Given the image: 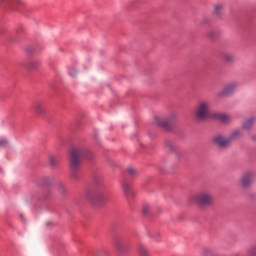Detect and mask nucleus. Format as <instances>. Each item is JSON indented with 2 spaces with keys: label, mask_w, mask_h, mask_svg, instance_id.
Returning a JSON list of instances; mask_svg holds the SVG:
<instances>
[{
  "label": "nucleus",
  "mask_w": 256,
  "mask_h": 256,
  "mask_svg": "<svg viewBox=\"0 0 256 256\" xmlns=\"http://www.w3.org/2000/svg\"><path fill=\"white\" fill-rule=\"evenodd\" d=\"M81 159H93V152L87 148L75 147L70 151V169L79 171L81 169Z\"/></svg>",
  "instance_id": "obj_1"
},
{
  "label": "nucleus",
  "mask_w": 256,
  "mask_h": 256,
  "mask_svg": "<svg viewBox=\"0 0 256 256\" xmlns=\"http://www.w3.org/2000/svg\"><path fill=\"white\" fill-rule=\"evenodd\" d=\"M194 117L196 121H207L211 118V102L209 100H200L194 108Z\"/></svg>",
  "instance_id": "obj_2"
},
{
  "label": "nucleus",
  "mask_w": 256,
  "mask_h": 256,
  "mask_svg": "<svg viewBox=\"0 0 256 256\" xmlns=\"http://www.w3.org/2000/svg\"><path fill=\"white\" fill-rule=\"evenodd\" d=\"M191 201L195 205H200V207H211L215 198L209 191H200L191 197Z\"/></svg>",
  "instance_id": "obj_3"
},
{
  "label": "nucleus",
  "mask_w": 256,
  "mask_h": 256,
  "mask_svg": "<svg viewBox=\"0 0 256 256\" xmlns=\"http://www.w3.org/2000/svg\"><path fill=\"white\" fill-rule=\"evenodd\" d=\"M256 179L255 171H247L245 172L239 180V185L241 189H251L253 187V183Z\"/></svg>",
  "instance_id": "obj_4"
},
{
  "label": "nucleus",
  "mask_w": 256,
  "mask_h": 256,
  "mask_svg": "<svg viewBox=\"0 0 256 256\" xmlns=\"http://www.w3.org/2000/svg\"><path fill=\"white\" fill-rule=\"evenodd\" d=\"M239 87V82L232 81L224 86V88L217 93L216 97L218 99H222V97H229V95H233L237 88Z\"/></svg>",
  "instance_id": "obj_5"
},
{
  "label": "nucleus",
  "mask_w": 256,
  "mask_h": 256,
  "mask_svg": "<svg viewBox=\"0 0 256 256\" xmlns=\"http://www.w3.org/2000/svg\"><path fill=\"white\" fill-rule=\"evenodd\" d=\"M175 121H177V113H171L166 119H155V123H157L160 127H164L165 129H167L171 123H175Z\"/></svg>",
  "instance_id": "obj_6"
},
{
  "label": "nucleus",
  "mask_w": 256,
  "mask_h": 256,
  "mask_svg": "<svg viewBox=\"0 0 256 256\" xmlns=\"http://www.w3.org/2000/svg\"><path fill=\"white\" fill-rule=\"evenodd\" d=\"M212 143L218 147H229L231 141L229 140V136L225 137L222 134H216L212 137Z\"/></svg>",
  "instance_id": "obj_7"
},
{
  "label": "nucleus",
  "mask_w": 256,
  "mask_h": 256,
  "mask_svg": "<svg viewBox=\"0 0 256 256\" xmlns=\"http://www.w3.org/2000/svg\"><path fill=\"white\" fill-rule=\"evenodd\" d=\"M256 123V116H250L242 122V131H253V127Z\"/></svg>",
  "instance_id": "obj_8"
},
{
  "label": "nucleus",
  "mask_w": 256,
  "mask_h": 256,
  "mask_svg": "<svg viewBox=\"0 0 256 256\" xmlns=\"http://www.w3.org/2000/svg\"><path fill=\"white\" fill-rule=\"evenodd\" d=\"M122 191L125 197H134L135 192H133V187L131 186V182L123 180L121 182Z\"/></svg>",
  "instance_id": "obj_9"
},
{
  "label": "nucleus",
  "mask_w": 256,
  "mask_h": 256,
  "mask_svg": "<svg viewBox=\"0 0 256 256\" xmlns=\"http://www.w3.org/2000/svg\"><path fill=\"white\" fill-rule=\"evenodd\" d=\"M33 110L36 115H38L39 117H43V115H45L46 113L45 103H43L42 101L34 102Z\"/></svg>",
  "instance_id": "obj_10"
},
{
  "label": "nucleus",
  "mask_w": 256,
  "mask_h": 256,
  "mask_svg": "<svg viewBox=\"0 0 256 256\" xmlns=\"http://www.w3.org/2000/svg\"><path fill=\"white\" fill-rule=\"evenodd\" d=\"M115 247L119 253H125L127 251V243L124 239L118 238L115 240Z\"/></svg>",
  "instance_id": "obj_11"
},
{
  "label": "nucleus",
  "mask_w": 256,
  "mask_h": 256,
  "mask_svg": "<svg viewBox=\"0 0 256 256\" xmlns=\"http://www.w3.org/2000/svg\"><path fill=\"white\" fill-rule=\"evenodd\" d=\"M243 135H244L243 129L242 128H238V129L233 130L229 134L228 139L230 140V143H231V141H235L237 139H241V137H243Z\"/></svg>",
  "instance_id": "obj_12"
},
{
  "label": "nucleus",
  "mask_w": 256,
  "mask_h": 256,
  "mask_svg": "<svg viewBox=\"0 0 256 256\" xmlns=\"http://www.w3.org/2000/svg\"><path fill=\"white\" fill-rule=\"evenodd\" d=\"M95 201H98V203H105L107 197L105 194V191L103 190H97L95 192V196H94Z\"/></svg>",
  "instance_id": "obj_13"
},
{
  "label": "nucleus",
  "mask_w": 256,
  "mask_h": 256,
  "mask_svg": "<svg viewBox=\"0 0 256 256\" xmlns=\"http://www.w3.org/2000/svg\"><path fill=\"white\" fill-rule=\"evenodd\" d=\"M225 9V6L221 3H216L213 6V12L216 17H221L223 15V11Z\"/></svg>",
  "instance_id": "obj_14"
},
{
  "label": "nucleus",
  "mask_w": 256,
  "mask_h": 256,
  "mask_svg": "<svg viewBox=\"0 0 256 256\" xmlns=\"http://www.w3.org/2000/svg\"><path fill=\"white\" fill-rule=\"evenodd\" d=\"M215 118L221 121L222 123H231V116L225 113L215 114Z\"/></svg>",
  "instance_id": "obj_15"
},
{
  "label": "nucleus",
  "mask_w": 256,
  "mask_h": 256,
  "mask_svg": "<svg viewBox=\"0 0 256 256\" xmlns=\"http://www.w3.org/2000/svg\"><path fill=\"white\" fill-rule=\"evenodd\" d=\"M165 147L166 150L170 151L171 153H179V146L173 142H167Z\"/></svg>",
  "instance_id": "obj_16"
},
{
  "label": "nucleus",
  "mask_w": 256,
  "mask_h": 256,
  "mask_svg": "<svg viewBox=\"0 0 256 256\" xmlns=\"http://www.w3.org/2000/svg\"><path fill=\"white\" fill-rule=\"evenodd\" d=\"M28 69H39L41 67V60L33 59L30 60L27 64Z\"/></svg>",
  "instance_id": "obj_17"
},
{
  "label": "nucleus",
  "mask_w": 256,
  "mask_h": 256,
  "mask_svg": "<svg viewBox=\"0 0 256 256\" xmlns=\"http://www.w3.org/2000/svg\"><path fill=\"white\" fill-rule=\"evenodd\" d=\"M222 59L225 61V63H234L235 62V56L231 53L222 54Z\"/></svg>",
  "instance_id": "obj_18"
},
{
  "label": "nucleus",
  "mask_w": 256,
  "mask_h": 256,
  "mask_svg": "<svg viewBox=\"0 0 256 256\" xmlns=\"http://www.w3.org/2000/svg\"><path fill=\"white\" fill-rule=\"evenodd\" d=\"M138 253L140 256H149V250L146 245L139 244L138 245Z\"/></svg>",
  "instance_id": "obj_19"
},
{
  "label": "nucleus",
  "mask_w": 256,
  "mask_h": 256,
  "mask_svg": "<svg viewBox=\"0 0 256 256\" xmlns=\"http://www.w3.org/2000/svg\"><path fill=\"white\" fill-rule=\"evenodd\" d=\"M49 164L51 165V167H57V165H59V158H57L56 156L50 155Z\"/></svg>",
  "instance_id": "obj_20"
},
{
  "label": "nucleus",
  "mask_w": 256,
  "mask_h": 256,
  "mask_svg": "<svg viewBox=\"0 0 256 256\" xmlns=\"http://www.w3.org/2000/svg\"><path fill=\"white\" fill-rule=\"evenodd\" d=\"M68 73L72 78H75L77 75H79V71H77V68L75 67H70Z\"/></svg>",
  "instance_id": "obj_21"
},
{
  "label": "nucleus",
  "mask_w": 256,
  "mask_h": 256,
  "mask_svg": "<svg viewBox=\"0 0 256 256\" xmlns=\"http://www.w3.org/2000/svg\"><path fill=\"white\" fill-rule=\"evenodd\" d=\"M150 237H152V239H154V241H159V239L161 238V233L159 232H153Z\"/></svg>",
  "instance_id": "obj_22"
},
{
  "label": "nucleus",
  "mask_w": 256,
  "mask_h": 256,
  "mask_svg": "<svg viewBox=\"0 0 256 256\" xmlns=\"http://www.w3.org/2000/svg\"><path fill=\"white\" fill-rule=\"evenodd\" d=\"M9 145V141L7 139H0V147H7Z\"/></svg>",
  "instance_id": "obj_23"
},
{
  "label": "nucleus",
  "mask_w": 256,
  "mask_h": 256,
  "mask_svg": "<svg viewBox=\"0 0 256 256\" xmlns=\"http://www.w3.org/2000/svg\"><path fill=\"white\" fill-rule=\"evenodd\" d=\"M128 173L133 177L137 175V170L133 167L128 168Z\"/></svg>",
  "instance_id": "obj_24"
},
{
  "label": "nucleus",
  "mask_w": 256,
  "mask_h": 256,
  "mask_svg": "<svg viewBox=\"0 0 256 256\" xmlns=\"http://www.w3.org/2000/svg\"><path fill=\"white\" fill-rule=\"evenodd\" d=\"M248 253H249V255H251V256H256V246L250 248V249L248 250Z\"/></svg>",
  "instance_id": "obj_25"
},
{
  "label": "nucleus",
  "mask_w": 256,
  "mask_h": 256,
  "mask_svg": "<svg viewBox=\"0 0 256 256\" xmlns=\"http://www.w3.org/2000/svg\"><path fill=\"white\" fill-rule=\"evenodd\" d=\"M202 253L204 255H211V249L210 248H203Z\"/></svg>",
  "instance_id": "obj_26"
},
{
  "label": "nucleus",
  "mask_w": 256,
  "mask_h": 256,
  "mask_svg": "<svg viewBox=\"0 0 256 256\" xmlns=\"http://www.w3.org/2000/svg\"><path fill=\"white\" fill-rule=\"evenodd\" d=\"M202 25H209V19L207 18L202 19Z\"/></svg>",
  "instance_id": "obj_27"
},
{
  "label": "nucleus",
  "mask_w": 256,
  "mask_h": 256,
  "mask_svg": "<svg viewBox=\"0 0 256 256\" xmlns=\"http://www.w3.org/2000/svg\"><path fill=\"white\" fill-rule=\"evenodd\" d=\"M208 37H210L211 39H213V37H214V36H213V32H209V33H208Z\"/></svg>",
  "instance_id": "obj_28"
},
{
  "label": "nucleus",
  "mask_w": 256,
  "mask_h": 256,
  "mask_svg": "<svg viewBox=\"0 0 256 256\" xmlns=\"http://www.w3.org/2000/svg\"><path fill=\"white\" fill-rule=\"evenodd\" d=\"M62 189H65V186H62Z\"/></svg>",
  "instance_id": "obj_29"
}]
</instances>
